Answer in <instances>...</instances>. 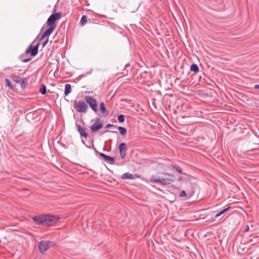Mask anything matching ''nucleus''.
<instances>
[{
  "label": "nucleus",
  "instance_id": "1",
  "mask_svg": "<svg viewBox=\"0 0 259 259\" xmlns=\"http://www.w3.org/2000/svg\"><path fill=\"white\" fill-rule=\"evenodd\" d=\"M62 16V12L55 13L51 15L48 19L47 22L42 27L41 29L46 26V25H47V26H49V27L41 35L39 40H42L46 37L49 36L51 35L57 26V23L56 21L59 20L61 18Z\"/></svg>",
  "mask_w": 259,
  "mask_h": 259
},
{
  "label": "nucleus",
  "instance_id": "2",
  "mask_svg": "<svg viewBox=\"0 0 259 259\" xmlns=\"http://www.w3.org/2000/svg\"><path fill=\"white\" fill-rule=\"evenodd\" d=\"M32 219L38 225L51 226L58 222L60 219L55 215L41 214L34 216Z\"/></svg>",
  "mask_w": 259,
  "mask_h": 259
},
{
  "label": "nucleus",
  "instance_id": "3",
  "mask_svg": "<svg viewBox=\"0 0 259 259\" xmlns=\"http://www.w3.org/2000/svg\"><path fill=\"white\" fill-rule=\"evenodd\" d=\"M39 36H40V34L38 35V36L35 39V40L30 45V46L26 49V50L25 51L26 54L28 55L30 54V56H31V57H34L37 54L39 43L37 42L34 46H33V45L35 43L36 39H38L39 40V38H40Z\"/></svg>",
  "mask_w": 259,
  "mask_h": 259
},
{
  "label": "nucleus",
  "instance_id": "4",
  "mask_svg": "<svg viewBox=\"0 0 259 259\" xmlns=\"http://www.w3.org/2000/svg\"><path fill=\"white\" fill-rule=\"evenodd\" d=\"M55 243L51 241L42 240L38 244V248L39 251L44 254L45 252L49 249L51 247L55 246Z\"/></svg>",
  "mask_w": 259,
  "mask_h": 259
},
{
  "label": "nucleus",
  "instance_id": "5",
  "mask_svg": "<svg viewBox=\"0 0 259 259\" xmlns=\"http://www.w3.org/2000/svg\"><path fill=\"white\" fill-rule=\"evenodd\" d=\"M73 107L77 112L80 113H85L88 109V106L84 102H78L76 100L73 102Z\"/></svg>",
  "mask_w": 259,
  "mask_h": 259
},
{
  "label": "nucleus",
  "instance_id": "6",
  "mask_svg": "<svg viewBox=\"0 0 259 259\" xmlns=\"http://www.w3.org/2000/svg\"><path fill=\"white\" fill-rule=\"evenodd\" d=\"M150 181L152 183L159 184L163 186L169 185L172 182V180L169 178L157 179L154 176H151Z\"/></svg>",
  "mask_w": 259,
  "mask_h": 259
},
{
  "label": "nucleus",
  "instance_id": "7",
  "mask_svg": "<svg viewBox=\"0 0 259 259\" xmlns=\"http://www.w3.org/2000/svg\"><path fill=\"white\" fill-rule=\"evenodd\" d=\"M85 100L94 112H97L98 111L97 103L94 98L91 96H86L85 97Z\"/></svg>",
  "mask_w": 259,
  "mask_h": 259
},
{
  "label": "nucleus",
  "instance_id": "8",
  "mask_svg": "<svg viewBox=\"0 0 259 259\" xmlns=\"http://www.w3.org/2000/svg\"><path fill=\"white\" fill-rule=\"evenodd\" d=\"M103 127V123L100 121V118H96L95 122L90 127L93 133H96Z\"/></svg>",
  "mask_w": 259,
  "mask_h": 259
},
{
  "label": "nucleus",
  "instance_id": "9",
  "mask_svg": "<svg viewBox=\"0 0 259 259\" xmlns=\"http://www.w3.org/2000/svg\"><path fill=\"white\" fill-rule=\"evenodd\" d=\"M95 152L96 153H98L105 161L109 162L110 164H113L115 162V158L108 156L103 153L99 152L97 151V150L95 149V148L93 146Z\"/></svg>",
  "mask_w": 259,
  "mask_h": 259
},
{
  "label": "nucleus",
  "instance_id": "10",
  "mask_svg": "<svg viewBox=\"0 0 259 259\" xmlns=\"http://www.w3.org/2000/svg\"><path fill=\"white\" fill-rule=\"evenodd\" d=\"M126 144L125 143H120L119 146V153L121 158L124 159L126 155Z\"/></svg>",
  "mask_w": 259,
  "mask_h": 259
},
{
  "label": "nucleus",
  "instance_id": "11",
  "mask_svg": "<svg viewBox=\"0 0 259 259\" xmlns=\"http://www.w3.org/2000/svg\"><path fill=\"white\" fill-rule=\"evenodd\" d=\"M231 207H228L218 212L217 211H211V219L220 217L221 215L227 211Z\"/></svg>",
  "mask_w": 259,
  "mask_h": 259
},
{
  "label": "nucleus",
  "instance_id": "12",
  "mask_svg": "<svg viewBox=\"0 0 259 259\" xmlns=\"http://www.w3.org/2000/svg\"><path fill=\"white\" fill-rule=\"evenodd\" d=\"M77 131L81 137L87 138L89 136L88 133L85 132V128L82 127L80 125H76Z\"/></svg>",
  "mask_w": 259,
  "mask_h": 259
},
{
  "label": "nucleus",
  "instance_id": "13",
  "mask_svg": "<svg viewBox=\"0 0 259 259\" xmlns=\"http://www.w3.org/2000/svg\"><path fill=\"white\" fill-rule=\"evenodd\" d=\"M100 110L105 116H107V115H108L109 112L106 110L105 104L103 102H101L100 104Z\"/></svg>",
  "mask_w": 259,
  "mask_h": 259
},
{
  "label": "nucleus",
  "instance_id": "14",
  "mask_svg": "<svg viewBox=\"0 0 259 259\" xmlns=\"http://www.w3.org/2000/svg\"><path fill=\"white\" fill-rule=\"evenodd\" d=\"M121 179H122L123 180H125V179L133 180L135 179V176L132 174H130L128 172H126V173L123 174L121 176Z\"/></svg>",
  "mask_w": 259,
  "mask_h": 259
},
{
  "label": "nucleus",
  "instance_id": "15",
  "mask_svg": "<svg viewBox=\"0 0 259 259\" xmlns=\"http://www.w3.org/2000/svg\"><path fill=\"white\" fill-rule=\"evenodd\" d=\"M28 54H26V53L25 52V54H22L19 57V59L23 62L27 63L29 62L31 60V58H26V56Z\"/></svg>",
  "mask_w": 259,
  "mask_h": 259
},
{
  "label": "nucleus",
  "instance_id": "16",
  "mask_svg": "<svg viewBox=\"0 0 259 259\" xmlns=\"http://www.w3.org/2000/svg\"><path fill=\"white\" fill-rule=\"evenodd\" d=\"M71 92V85L70 84H66L65 85V96H68Z\"/></svg>",
  "mask_w": 259,
  "mask_h": 259
},
{
  "label": "nucleus",
  "instance_id": "17",
  "mask_svg": "<svg viewBox=\"0 0 259 259\" xmlns=\"http://www.w3.org/2000/svg\"><path fill=\"white\" fill-rule=\"evenodd\" d=\"M117 129L119 130L120 134L122 136H124L126 135L127 133V130L125 127L122 126H117L116 127Z\"/></svg>",
  "mask_w": 259,
  "mask_h": 259
},
{
  "label": "nucleus",
  "instance_id": "18",
  "mask_svg": "<svg viewBox=\"0 0 259 259\" xmlns=\"http://www.w3.org/2000/svg\"><path fill=\"white\" fill-rule=\"evenodd\" d=\"M190 70L193 71L195 73H197L199 71L198 66L196 64H192L190 66Z\"/></svg>",
  "mask_w": 259,
  "mask_h": 259
},
{
  "label": "nucleus",
  "instance_id": "19",
  "mask_svg": "<svg viewBox=\"0 0 259 259\" xmlns=\"http://www.w3.org/2000/svg\"><path fill=\"white\" fill-rule=\"evenodd\" d=\"M28 80L26 78H23L21 79L20 82L19 83L22 89H25L27 84Z\"/></svg>",
  "mask_w": 259,
  "mask_h": 259
},
{
  "label": "nucleus",
  "instance_id": "20",
  "mask_svg": "<svg viewBox=\"0 0 259 259\" xmlns=\"http://www.w3.org/2000/svg\"><path fill=\"white\" fill-rule=\"evenodd\" d=\"M39 91L42 95H45L47 93V88L45 85L41 84L39 89Z\"/></svg>",
  "mask_w": 259,
  "mask_h": 259
},
{
  "label": "nucleus",
  "instance_id": "21",
  "mask_svg": "<svg viewBox=\"0 0 259 259\" xmlns=\"http://www.w3.org/2000/svg\"><path fill=\"white\" fill-rule=\"evenodd\" d=\"M22 78L18 75H14L12 77L13 80L18 83H19Z\"/></svg>",
  "mask_w": 259,
  "mask_h": 259
},
{
  "label": "nucleus",
  "instance_id": "22",
  "mask_svg": "<svg viewBox=\"0 0 259 259\" xmlns=\"http://www.w3.org/2000/svg\"><path fill=\"white\" fill-rule=\"evenodd\" d=\"M87 17L85 15H83L81 18L80 23L81 25H84L87 22Z\"/></svg>",
  "mask_w": 259,
  "mask_h": 259
},
{
  "label": "nucleus",
  "instance_id": "23",
  "mask_svg": "<svg viewBox=\"0 0 259 259\" xmlns=\"http://www.w3.org/2000/svg\"><path fill=\"white\" fill-rule=\"evenodd\" d=\"M5 82L7 83V86L12 91L14 90V88L11 82V81L8 79L6 78L5 79Z\"/></svg>",
  "mask_w": 259,
  "mask_h": 259
},
{
  "label": "nucleus",
  "instance_id": "24",
  "mask_svg": "<svg viewBox=\"0 0 259 259\" xmlns=\"http://www.w3.org/2000/svg\"><path fill=\"white\" fill-rule=\"evenodd\" d=\"M170 166L171 167H172L173 168L175 169L180 174H182V169L179 166L175 165H171Z\"/></svg>",
  "mask_w": 259,
  "mask_h": 259
},
{
  "label": "nucleus",
  "instance_id": "25",
  "mask_svg": "<svg viewBox=\"0 0 259 259\" xmlns=\"http://www.w3.org/2000/svg\"><path fill=\"white\" fill-rule=\"evenodd\" d=\"M117 119L119 122L122 123L124 121L125 116L123 114L119 115L117 117Z\"/></svg>",
  "mask_w": 259,
  "mask_h": 259
},
{
  "label": "nucleus",
  "instance_id": "26",
  "mask_svg": "<svg viewBox=\"0 0 259 259\" xmlns=\"http://www.w3.org/2000/svg\"><path fill=\"white\" fill-rule=\"evenodd\" d=\"M186 195H187L186 192L184 190H183L182 191H181V192L179 194V196L180 197L186 196Z\"/></svg>",
  "mask_w": 259,
  "mask_h": 259
},
{
  "label": "nucleus",
  "instance_id": "27",
  "mask_svg": "<svg viewBox=\"0 0 259 259\" xmlns=\"http://www.w3.org/2000/svg\"><path fill=\"white\" fill-rule=\"evenodd\" d=\"M116 127L117 126L114 125V124H110V123H108L106 125V128H110V127Z\"/></svg>",
  "mask_w": 259,
  "mask_h": 259
},
{
  "label": "nucleus",
  "instance_id": "28",
  "mask_svg": "<svg viewBox=\"0 0 259 259\" xmlns=\"http://www.w3.org/2000/svg\"><path fill=\"white\" fill-rule=\"evenodd\" d=\"M171 176H169V179H171V180H172V182H175L176 180V177L172 175V174H171Z\"/></svg>",
  "mask_w": 259,
  "mask_h": 259
},
{
  "label": "nucleus",
  "instance_id": "29",
  "mask_svg": "<svg viewBox=\"0 0 259 259\" xmlns=\"http://www.w3.org/2000/svg\"><path fill=\"white\" fill-rule=\"evenodd\" d=\"M49 41V39L47 38L43 43H42V47L44 48L46 45L47 44H48Z\"/></svg>",
  "mask_w": 259,
  "mask_h": 259
},
{
  "label": "nucleus",
  "instance_id": "30",
  "mask_svg": "<svg viewBox=\"0 0 259 259\" xmlns=\"http://www.w3.org/2000/svg\"><path fill=\"white\" fill-rule=\"evenodd\" d=\"M249 231V225H247L245 227V229L244 230V232H247Z\"/></svg>",
  "mask_w": 259,
  "mask_h": 259
},
{
  "label": "nucleus",
  "instance_id": "31",
  "mask_svg": "<svg viewBox=\"0 0 259 259\" xmlns=\"http://www.w3.org/2000/svg\"><path fill=\"white\" fill-rule=\"evenodd\" d=\"M209 239L205 241V242L204 243V244L206 245V247L207 248H209Z\"/></svg>",
  "mask_w": 259,
  "mask_h": 259
},
{
  "label": "nucleus",
  "instance_id": "32",
  "mask_svg": "<svg viewBox=\"0 0 259 259\" xmlns=\"http://www.w3.org/2000/svg\"><path fill=\"white\" fill-rule=\"evenodd\" d=\"M161 174L164 176H171V174H169V173H168V172H161Z\"/></svg>",
  "mask_w": 259,
  "mask_h": 259
},
{
  "label": "nucleus",
  "instance_id": "33",
  "mask_svg": "<svg viewBox=\"0 0 259 259\" xmlns=\"http://www.w3.org/2000/svg\"><path fill=\"white\" fill-rule=\"evenodd\" d=\"M254 88L255 89L259 90V84H255Z\"/></svg>",
  "mask_w": 259,
  "mask_h": 259
},
{
  "label": "nucleus",
  "instance_id": "34",
  "mask_svg": "<svg viewBox=\"0 0 259 259\" xmlns=\"http://www.w3.org/2000/svg\"><path fill=\"white\" fill-rule=\"evenodd\" d=\"M105 132H110L114 134H117V132L116 131H106Z\"/></svg>",
  "mask_w": 259,
  "mask_h": 259
},
{
  "label": "nucleus",
  "instance_id": "35",
  "mask_svg": "<svg viewBox=\"0 0 259 259\" xmlns=\"http://www.w3.org/2000/svg\"><path fill=\"white\" fill-rule=\"evenodd\" d=\"M56 11V9L55 8H54V10H53L54 12H55Z\"/></svg>",
  "mask_w": 259,
  "mask_h": 259
},
{
  "label": "nucleus",
  "instance_id": "36",
  "mask_svg": "<svg viewBox=\"0 0 259 259\" xmlns=\"http://www.w3.org/2000/svg\"><path fill=\"white\" fill-rule=\"evenodd\" d=\"M82 143H83L85 144V142H84V141H83V140H82Z\"/></svg>",
  "mask_w": 259,
  "mask_h": 259
},
{
  "label": "nucleus",
  "instance_id": "37",
  "mask_svg": "<svg viewBox=\"0 0 259 259\" xmlns=\"http://www.w3.org/2000/svg\"><path fill=\"white\" fill-rule=\"evenodd\" d=\"M103 151H105V148H103Z\"/></svg>",
  "mask_w": 259,
  "mask_h": 259
}]
</instances>
